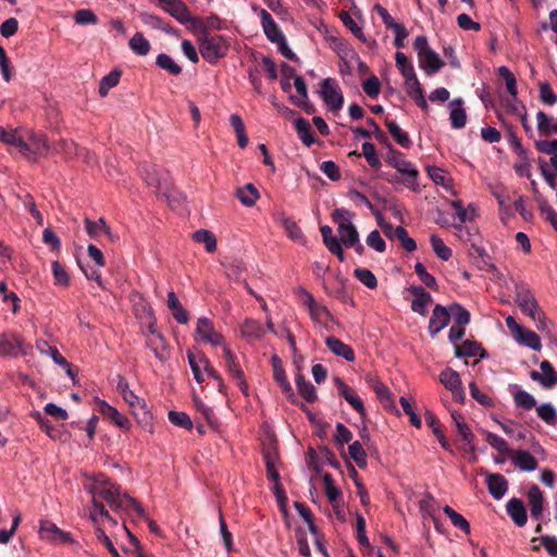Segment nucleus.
Masks as SVG:
<instances>
[{
  "instance_id": "79ce46f5",
  "label": "nucleus",
  "mask_w": 557,
  "mask_h": 557,
  "mask_svg": "<svg viewBox=\"0 0 557 557\" xmlns=\"http://www.w3.org/2000/svg\"><path fill=\"white\" fill-rule=\"evenodd\" d=\"M370 382H373L372 388H373L374 393L376 394V397L383 404V406L385 408L395 407L394 400L392 398V393L388 389V387L384 383H382L381 381H377V380L374 381L371 379Z\"/></svg>"
},
{
  "instance_id": "f03ea898",
  "label": "nucleus",
  "mask_w": 557,
  "mask_h": 557,
  "mask_svg": "<svg viewBox=\"0 0 557 557\" xmlns=\"http://www.w3.org/2000/svg\"><path fill=\"white\" fill-rule=\"evenodd\" d=\"M198 46L201 57L210 64H214L227 54L231 40L230 37L202 30V34L198 35Z\"/></svg>"
},
{
  "instance_id": "6e6552de",
  "label": "nucleus",
  "mask_w": 557,
  "mask_h": 557,
  "mask_svg": "<svg viewBox=\"0 0 557 557\" xmlns=\"http://www.w3.org/2000/svg\"><path fill=\"white\" fill-rule=\"evenodd\" d=\"M223 359L227 372L230 375L237 381V385L240 391L248 395V384L245 380L244 371L242 370L239 363L237 362L236 356L231 351L227 346H223Z\"/></svg>"
},
{
  "instance_id": "2f4dec72",
  "label": "nucleus",
  "mask_w": 557,
  "mask_h": 557,
  "mask_svg": "<svg viewBox=\"0 0 557 557\" xmlns=\"http://www.w3.org/2000/svg\"><path fill=\"white\" fill-rule=\"evenodd\" d=\"M294 124L297 135L305 146L310 147L315 143L311 125L306 119L298 117Z\"/></svg>"
},
{
  "instance_id": "0e129e2a",
  "label": "nucleus",
  "mask_w": 557,
  "mask_h": 557,
  "mask_svg": "<svg viewBox=\"0 0 557 557\" xmlns=\"http://www.w3.org/2000/svg\"><path fill=\"white\" fill-rule=\"evenodd\" d=\"M169 420L176 426L190 430L193 428V422L189 416L183 411H170Z\"/></svg>"
},
{
  "instance_id": "ea45409f",
  "label": "nucleus",
  "mask_w": 557,
  "mask_h": 557,
  "mask_svg": "<svg viewBox=\"0 0 557 557\" xmlns=\"http://www.w3.org/2000/svg\"><path fill=\"white\" fill-rule=\"evenodd\" d=\"M37 349L42 355H49L59 366H69L67 360L60 354L57 347L51 346L47 341L40 339L36 343Z\"/></svg>"
},
{
  "instance_id": "4be33fe9",
  "label": "nucleus",
  "mask_w": 557,
  "mask_h": 557,
  "mask_svg": "<svg viewBox=\"0 0 557 557\" xmlns=\"http://www.w3.org/2000/svg\"><path fill=\"white\" fill-rule=\"evenodd\" d=\"M455 356L486 358L487 354L480 343L467 339L461 345H455Z\"/></svg>"
},
{
  "instance_id": "2eb2a0df",
  "label": "nucleus",
  "mask_w": 557,
  "mask_h": 557,
  "mask_svg": "<svg viewBox=\"0 0 557 557\" xmlns=\"http://www.w3.org/2000/svg\"><path fill=\"white\" fill-rule=\"evenodd\" d=\"M271 363H272V368H273L274 380L280 385L282 392L289 399H292L293 403H295V400L293 399V397H294L293 388H292L289 381L287 380L281 358L276 355L272 356Z\"/></svg>"
},
{
  "instance_id": "c03bdc74",
  "label": "nucleus",
  "mask_w": 557,
  "mask_h": 557,
  "mask_svg": "<svg viewBox=\"0 0 557 557\" xmlns=\"http://www.w3.org/2000/svg\"><path fill=\"white\" fill-rule=\"evenodd\" d=\"M536 121H537V131H539L540 135L547 137V136H550L552 134H554L556 124L553 123V117H550L544 111H539L536 113Z\"/></svg>"
},
{
  "instance_id": "72a5a7b5",
  "label": "nucleus",
  "mask_w": 557,
  "mask_h": 557,
  "mask_svg": "<svg viewBox=\"0 0 557 557\" xmlns=\"http://www.w3.org/2000/svg\"><path fill=\"white\" fill-rule=\"evenodd\" d=\"M396 66L405 78V84L418 78L412 63L405 53L397 51L395 54Z\"/></svg>"
},
{
  "instance_id": "603ef678",
  "label": "nucleus",
  "mask_w": 557,
  "mask_h": 557,
  "mask_svg": "<svg viewBox=\"0 0 557 557\" xmlns=\"http://www.w3.org/2000/svg\"><path fill=\"white\" fill-rule=\"evenodd\" d=\"M34 156H45L49 152L48 139L42 134H32L29 137Z\"/></svg>"
},
{
  "instance_id": "5701e85b",
  "label": "nucleus",
  "mask_w": 557,
  "mask_h": 557,
  "mask_svg": "<svg viewBox=\"0 0 557 557\" xmlns=\"http://www.w3.org/2000/svg\"><path fill=\"white\" fill-rule=\"evenodd\" d=\"M462 106L463 100L461 98H456L449 103V120L453 128L460 129L463 128L466 125L467 113Z\"/></svg>"
},
{
  "instance_id": "e433bc0d",
  "label": "nucleus",
  "mask_w": 557,
  "mask_h": 557,
  "mask_svg": "<svg viewBox=\"0 0 557 557\" xmlns=\"http://www.w3.org/2000/svg\"><path fill=\"white\" fill-rule=\"evenodd\" d=\"M236 195L239 201L247 207L253 206L257 199L260 197L258 189L251 183H248L242 188H238Z\"/></svg>"
},
{
  "instance_id": "5fc2aeb1",
  "label": "nucleus",
  "mask_w": 557,
  "mask_h": 557,
  "mask_svg": "<svg viewBox=\"0 0 557 557\" xmlns=\"http://www.w3.org/2000/svg\"><path fill=\"white\" fill-rule=\"evenodd\" d=\"M267 468V476L270 481L274 482L273 492L280 503L286 500V495L284 490L280 483V474L276 471V466L265 467Z\"/></svg>"
},
{
  "instance_id": "774afa93",
  "label": "nucleus",
  "mask_w": 557,
  "mask_h": 557,
  "mask_svg": "<svg viewBox=\"0 0 557 557\" xmlns=\"http://www.w3.org/2000/svg\"><path fill=\"white\" fill-rule=\"evenodd\" d=\"M534 146L539 152L549 154L552 158L557 159V139L553 140H536Z\"/></svg>"
},
{
  "instance_id": "e2e57ef3",
  "label": "nucleus",
  "mask_w": 557,
  "mask_h": 557,
  "mask_svg": "<svg viewBox=\"0 0 557 557\" xmlns=\"http://www.w3.org/2000/svg\"><path fill=\"white\" fill-rule=\"evenodd\" d=\"M414 271L419 276L420 281L426 287L431 289H437V283L435 277L426 271L425 267L421 262L416 263Z\"/></svg>"
},
{
  "instance_id": "9b49d317",
  "label": "nucleus",
  "mask_w": 557,
  "mask_h": 557,
  "mask_svg": "<svg viewBox=\"0 0 557 557\" xmlns=\"http://www.w3.org/2000/svg\"><path fill=\"white\" fill-rule=\"evenodd\" d=\"M450 321L449 306L435 305L429 322V332L432 337H435L442 330H444Z\"/></svg>"
},
{
  "instance_id": "7ed1b4c3",
  "label": "nucleus",
  "mask_w": 557,
  "mask_h": 557,
  "mask_svg": "<svg viewBox=\"0 0 557 557\" xmlns=\"http://www.w3.org/2000/svg\"><path fill=\"white\" fill-rule=\"evenodd\" d=\"M117 389L121 393L123 399L129 405L132 413L137 420L138 424L148 432H153V418L152 413L148 409L145 399L139 398L129 389L127 382L121 379L117 384Z\"/></svg>"
},
{
  "instance_id": "680f3d73",
  "label": "nucleus",
  "mask_w": 557,
  "mask_h": 557,
  "mask_svg": "<svg viewBox=\"0 0 557 557\" xmlns=\"http://www.w3.org/2000/svg\"><path fill=\"white\" fill-rule=\"evenodd\" d=\"M362 154L371 168L379 169L381 166V161L372 143L366 141L362 144Z\"/></svg>"
},
{
  "instance_id": "20e7f679",
  "label": "nucleus",
  "mask_w": 557,
  "mask_h": 557,
  "mask_svg": "<svg viewBox=\"0 0 557 557\" xmlns=\"http://www.w3.org/2000/svg\"><path fill=\"white\" fill-rule=\"evenodd\" d=\"M385 161L404 176L400 182L407 188L413 191L419 190V171L413 166V164L409 160L404 158V154L400 151L394 149L393 147H389ZM391 181L399 182L396 178H392Z\"/></svg>"
},
{
  "instance_id": "8fccbe9b",
  "label": "nucleus",
  "mask_w": 557,
  "mask_h": 557,
  "mask_svg": "<svg viewBox=\"0 0 557 557\" xmlns=\"http://www.w3.org/2000/svg\"><path fill=\"white\" fill-rule=\"evenodd\" d=\"M486 442L495 448L499 454L511 456L512 449L509 448L508 443L500 436L495 433L486 432L485 433Z\"/></svg>"
},
{
  "instance_id": "7c9ffc66",
  "label": "nucleus",
  "mask_w": 557,
  "mask_h": 557,
  "mask_svg": "<svg viewBox=\"0 0 557 557\" xmlns=\"http://www.w3.org/2000/svg\"><path fill=\"white\" fill-rule=\"evenodd\" d=\"M240 332L246 338L259 339L264 336L265 329L260 321L246 319L240 326Z\"/></svg>"
},
{
  "instance_id": "ddd939ff",
  "label": "nucleus",
  "mask_w": 557,
  "mask_h": 557,
  "mask_svg": "<svg viewBox=\"0 0 557 557\" xmlns=\"http://www.w3.org/2000/svg\"><path fill=\"white\" fill-rule=\"evenodd\" d=\"M334 382L337 386L338 394L358 412L361 417L366 416V408L363 401L357 393L348 386L342 379L335 377Z\"/></svg>"
},
{
  "instance_id": "c756f323",
  "label": "nucleus",
  "mask_w": 557,
  "mask_h": 557,
  "mask_svg": "<svg viewBox=\"0 0 557 557\" xmlns=\"http://www.w3.org/2000/svg\"><path fill=\"white\" fill-rule=\"evenodd\" d=\"M168 307L172 311L173 318L176 322L181 324H186L188 322V313L180 302L176 294L174 292H170L168 294Z\"/></svg>"
},
{
  "instance_id": "58836bf2",
  "label": "nucleus",
  "mask_w": 557,
  "mask_h": 557,
  "mask_svg": "<svg viewBox=\"0 0 557 557\" xmlns=\"http://www.w3.org/2000/svg\"><path fill=\"white\" fill-rule=\"evenodd\" d=\"M450 319L453 318L454 324L463 326L470 323V312L460 304L454 302L449 306Z\"/></svg>"
},
{
  "instance_id": "6e6d98bb",
  "label": "nucleus",
  "mask_w": 557,
  "mask_h": 557,
  "mask_svg": "<svg viewBox=\"0 0 557 557\" xmlns=\"http://www.w3.org/2000/svg\"><path fill=\"white\" fill-rule=\"evenodd\" d=\"M430 243H431V246H432L434 252L436 253V256L440 259L447 261L451 257V249L449 247H447L444 244L443 239L441 237H438L437 235H435V234L431 235Z\"/></svg>"
},
{
  "instance_id": "37998d69",
  "label": "nucleus",
  "mask_w": 557,
  "mask_h": 557,
  "mask_svg": "<svg viewBox=\"0 0 557 557\" xmlns=\"http://www.w3.org/2000/svg\"><path fill=\"white\" fill-rule=\"evenodd\" d=\"M440 381L450 392L461 386L459 373L450 368H446L441 372Z\"/></svg>"
},
{
  "instance_id": "412c9836",
  "label": "nucleus",
  "mask_w": 557,
  "mask_h": 557,
  "mask_svg": "<svg viewBox=\"0 0 557 557\" xmlns=\"http://www.w3.org/2000/svg\"><path fill=\"white\" fill-rule=\"evenodd\" d=\"M486 485L490 494L497 500L503 498L508 490V481L499 473L488 474Z\"/></svg>"
},
{
  "instance_id": "bb28decb",
  "label": "nucleus",
  "mask_w": 557,
  "mask_h": 557,
  "mask_svg": "<svg viewBox=\"0 0 557 557\" xmlns=\"http://www.w3.org/2000/svg\"><path fill=\"white\" fill-rule=\"evenodd\" d=\"M512 463L522 471H534L537 468L536 459L527 450H512Z\"/></svg>"
},
{
  "instance_id": "39448f33",
  "label": "nucleus",
  "mask_w": 557,
  "mask_h": 557,
  "mask_svg": "<svg viewBox=\"0 0 557 557\" xmlns=\"http://www.w3.org/2000/svg\"><path fill=\"white\" fill-rule=\"evenodd\" d=\"M516 304L522 313L529 315L536 322L539 330L546 327V317L540 308L532 292L524 285L518 286L516 292Z\"/></svg>"
},
{
  "instance_id": "09e8293b",
  "label": "nucleus",
  "mask_w": 557,
  "mask_h": 557,
  "mask_svg": "<svg viewBox=\"0 0 557 557\" xmlns=\"http://www.w3.org/2000/svg\"><path fill=\"white\" fill-rule=\"evenodd\" d=\"M444 513L450 519L454 527L458 528L459 530L463 531L466 534L470 533V524L469 522L455 511L450 506L446 505L443 508Z\"/></svg>"
},
{
  "instance_id": "c9c22d12",
  "label": "nucleus",
  "mask_w": 557,
  "mask_h": 557,
  "mask_svg": "<svg viewBox=\"0 0 557 557\" xmlns=\"http://www.w3.org/2000/svg\"><path fill=\"white\" fill-rule=\"evenodd\" d=\"M513 338L519 343L527 347H530L533 350L541 349V339L536 333L530 330L521 329V332H518Z\"/></svg>"
},
{
  "instance_id": "13d9d810",
  "label": "nucleus",
  "mask_w": 557,
  "mask_h": 557,
  "mask_svg": "<svg viewBox=\"0 0 557 557\" xmlns=\"http://www.w3.org/2000/svg\"><path fill=\"white\" fill-rule=\"evenodd\" d=\"M339 18L341 21L343 22V24L349 28V30L359 39L361 40L362 42H364L367 39H366V36L361 29V27H359L357 25V23L354 21V18L350 16V14L347 12V11H342L339 13Z\"/></svg>"
},
{
  "instance_id": "6ab92c4d",
  "label": "nucleus",
  "mask_w": 557,
  "mask_h": 557,
  "mask_svg": "<svg viewBox=\"0 0 557 557\" xmlns=\"http://www.w3.org/2000/svg\"><path fill=\"white\" fill-rule=\"evenodd\" d=\"M164 10L169 12L176 21L182 24L190 23L193 26V20L196 16H191L188 8L182 0H172Z\"/></svg>"
},
{
  "instance_id": "aec40b11",
  "label": "nucleus",
  "mask_w": 557,
  "mask_h": 557,
  "mask_svg": "<svg viewBox=\"0 0 557 557\" xmlns=\"http://www.w3.org/2000/svg\"><path fill=\"white\" fill-rule=\"evenodd\" d=\"M99 411L104 418L109 419L121 429L128 430L132 425L127 417L120 413L114 407L110 406L106 401H100Z\"/></svg>"
},
{
  "instance_id": "3c124183",
  "label": "nucleus",
  "mask_w": 557,
  "mask_h": 557,
  "mask_svg": "<svg viewBox=\"0 0 557 557\" xmlns=\"http://www.w3.org/2000/svg\"><path fill=\"white\" fill-rule=\"evenodd\" d=\"M536 412L546 424L552 426L557 424V411L552 404L546 403L537 406Z\"/></svg>"
},
{
  "instance_id": "49530a36",
  "label": "nucleus",
  "mask_w": 557,
  "mask_h": 557,
  "mask_svg": "<svg viewBox=\"0 0 557 557\" xmlns=\"http://www.w3.org/2000/svg\"><path fill=\"white\" fill-rule=\"evenodd\" d=\"M393 237H395L394 239H397L400 243L401 247L406 251L412 252L417 249L416 240L409 236L408 231L405 227H395Z\"/></svg>"
},
{
  "instance_id": "b1692460",
  "label": "nucleus",
  "mask_w": 557,
  "mask_h": 557,
  "mask_svg": "<svg viewBox=\"0 0 557 557\" xmlns=\"http://www.w3.org/2000/svg\"><path fill=\"white\" fill-rule=\"evenodd\" d=\"M528 500L531 511V517L535 520H540L542 513H543V494L541 488L533 484L530 486L528 491Z\"/></svg>"
},
{
  "instance_id": "f3484780",
  "label": "nucleus",
  "mask_w": 557,
  "mask_h": 557,
  "mask_svg": "<svg viewBox=\"0 0 557 557\" xmlns=\"http://www.w3.org/2000/svg\"><path fill=\"white\" fill-rule=\"evenodd\" d=\"M409 292L414 296L411 302V310L421 315H425V308L432 302V296L422 286H411Z\"/></svg>"
},
{
  "instance_id": "9d476101",
  "label": "nucleus",
  "mask_w": 557,
  "mask_h": 557,
  "mask_svg": "<svg viewBox=\"0 0 557 557\" xmlns=\"http://www.w3.org/2000/svg\"><path fill=\"white\" fill-rule=\"evenodd\" d=\"M39 536L41 540L58 544L72 542V536L70 533L59 529L53 522L48 520L40 521Z\"/></svg>"
},
{
  "instance_id": "dca6fc26",
  "label": "nucleus",
  "mask_w": 557,
  "mask_h": 557,
  "mask_svg": "<svg viewBox=\"0 0 557 557\" xmlns=\"http://www.w3.org/2000/svg\"><path fill=\"white\" fill-rule=\"evenodd\" d=\"M506 511L518 527L525 525L528 521V515L524 504L520 498L513 497L509 499L506 504Z\"/></svg>"
},
{
  "instance_id": "f8f14e48",
  "label": "nucleus",
  "mask_w": 557,
  "mask_h": 557,
  "mask_svg": "<svg viewBox=\"0 0 557 557\" xmlns=\"http://www.w3.org/2000/svg\"><path fill=\"white\" fill-rule=\"evenodd\" d=\"M541 372L531 371L530 376L539 382L544 388H553L557 385V372L548 360H543L540 364Z\"/></svg>"
},
{
  "instance_id": "bf43d9fd",
  "label": "nucleus",
  "mask_w": 557,
  "mask_h": 557,
  "mask_svg": "<svg viewBox=\"0 0 557 557\" xmlns=\"http://www.w3.org/2000/svg\"><path fill=\"white\" fill-rule=\"evenodd\" d=\"M498 75L505 81L507 91L512 97H516L518 94L517 81H516L515 75L511 73V71L506 66H500L498 69Z\"/></svg>"
},
{
  "instance_id": "1a4fd4ad",
  "label": "nucleus",
  "mask_w": 557,
  "mask_h": 557,
  "mask_svg": "<svg viewBox=\"0 0 557 557\" xmlns=\"http://www.w3.org/2000/svg\"><path fill=\"white\" fill-rule=\"evenodd\" d=\"M196 334L202 342L212 346H224V337L215 331L214 325L208 318H199L197 320Z\"/></svg>"
},
{
  "instance_id": "de8ad7c7",
  "label": "nucleus",
  "mask_w": 557,
  "mask_h": 557,
  "mask_svg": "<svg viewBox=\"0 0 557 557\" xmlns=\"http://www.w3.org/2000/svg\"><path fill=\"white\" fill-rule=\"evenodd\" d=\"M193 238L197 243H202L206 246L208 252H214L216 250V239L212 232L207 230H198L193 234Z\"/></svg>"
},
{
  "instance_id": "4c0bfd02",
  "label": "nucleus",
  "mask_w": 557,
  "mask_h": 557,
  "mask_svg": "<svg viewBox=\"0 0 557 557\" xmlns=\"http://www.w3.org/2000/svg\"><path fill=\"white\" fill-rule=\"evenodd\" d=\"M131 50L137 55H147L151 49L149 40L143 33H136L128 42Z\"/></svg>"
},
{
  "instance_id": "69168bd1",
  "label": "nucleus",
  "mask_w": 557,
  "mask_h": 557,
  "mask_svg": "<svg viewBox=\"0 0 557 557\" xmlns=\"http://www.w3.org/2000/svg\"><path fill=\"white\" fill-rule=\"evenodd\" d=\"M513 398H515L516 405L525 410H530V409L536 407L535 398L525 391H522V389L518 391L515 394Z\"/></svg>"
},
{
  "instance_id": "a18cd8bd",
  "label": "nucleus",
  "mask_w": 557,
  "mask_h": 557,
  "mask_svg": "<svg viewBox=\"0 0 557 557\" xmlns=\"http://www.w3.org/2000/svg\"><path fill=\"white\" fill-rule=\"evenodd\" d=\"M156 64L171 75L177 76L182 73V67L166 53L158 54Z\"/></svg>"
},
{
  "instance_id": "473e14b6",
  "label": "nucleus",
  "mask_w": 557,
  "mask_h": 557,
  "mask_svg": "<svg viewBox=\"0 0 557 557\" xmlns=\"http://www.w3.org/2000/svg\"><path fill=\"white\" fill-rule=\"evenodd\" d=\"M385 125L398 145L406 149H409L412 146V141L409 138L408 133L403 131L395 121L386 119Z\"/></svg>"
},
{
  "instance_id": "f257e3e1",
  "label": "nucleus",
  "mask_w": 557,
  "mask_h": 557,
  "mask_svg": "<svg viewBox=\"0 0 557 557\" xmlns=\"http://www.w3.org/2000/svg\"><path fill=\"white\" fill-rule=\"evenodd\" d=\"M90 493L92 506L89 516L95 523H99V519L104 518L116 524L102 502H106L113 511H125L129 516L146 518L141 505L129 495L122 494L121 487L108 479L97 480L91 485Z\"/></svg>"
},
{
  "instance_id": "4d7b16f0",
  "label": "nucleus",
  "mask_w": 557,
  "mask_h": 557,
  "mask_svg": "<svg viewBox=\"0 0 557 557\" xmlns=\"http://www.w3.org/2000/svg\"><path fill=\"white\" fill-rule=\"evenodd\" d=\"M33 418L37 421L40 429L52 440L59 438L60 431L40 412L36 411L32 414Z\"/></svg>"
},
{
  "instance_id": "338daca9",
  "label": "nucleus",
  "mask_w": 557,
  "mask_h": 557,
  "mask_svg": "<svg viewBox=\"0 0 557 557\" xmlns=\"http://www.w3.org/2000/svg\"><path fill=\"white\" fill-rule=\"evenodd\" d=\"M352 440L351 431L343 423L336 424V433L334 435L335 444L343 448L344 444H348Z\"/></svg>"
},
{
  "instance_id": "0eeeda50",
  "label": "nucleus",
  "mask_w": 557,
  "mask_h": 557,
  "mask_svg": "<svg viewBox=\"0 0 557 557\" xmlns=\"http://www.w3.org/2000/svg\"><path fill=\"white\" fill-rule=\"evenodd\" d=\"M321 96L331 111L337 112L343 108L344 96L333 78H325L321 83Z\"/></svg>"
},
{
  "instance_id": "a211bd4d",
  "label": "nucleus",
  "mask_w": 557,
  "mask_h": 557,
  "mask_svg": "<svg viewBox=\"0 0 557 557\" xmlns=\"http://www.w3.org/2000/svg\"><path fill=\"white\" fill-rule=\"evenodd\" d=\"M418 60L419 66L429 76L437 73L444 66V62L441 60L440 55L432 49L421 54Z\"/></svg>"
},
{
  "instance_id": "4468645a",
  "label": "nucleus",
  "mask_w": 557,
  "mask_h": 557,
  "mask_svg": "<svg viewBox=\"0 0 557 557\" xmlns=\"http://www.w3.org/2000/svg\"><path fill=\"white\" fill-rule=\"evenodd\" d=\"M253 10L258 11L257 8H253ZM259 15H260L261 25H262V28H263V32H264L267 38L271 42L282 41V39L285 36L282 33L281 28L277 26V24L274 22V20L271 16V14L267 10L260 9L259 10Z\"/></svg>"
},
{
  "instance_id": "423d86ee",
  "label": "nucleus",
  "mask_w": 557,
  "mask_h": 557,
  "mask_svg": "<svg viewBox=\"0 0 557 557\" xmlns=\"http://www.w3.org/2000/svg\"><path fill=\"white\" fill-rule=\"evenodd\" d=\"M32 346L15 332L0 333V357L17 358L29 354Z\"/></svg>"
},
{
  "instance_id": "052dcab7",
  "label": "nucleus",
  "mask_w": 557,
  "mask_h": 557,
  "mask_svg": "<svg viewBox=\"0 0 557 557\" xmlns=\"http://www.w3.org/2000/svg\"><path fill=\"white\" fill-rule=\"evenodd\" d=\"M354 274L368 288L373 289L377 286V280L370 270L364 268H358L354 271Z\"/></svg>"
},
{
  "instance_id": "a19ab883",
  "label": "nucleus",
  "mask_w": 557,
  "mask_h": 557,
  "mask_svg": "<svg viewBox=\"0 0 557 557\" xmlns=\"http://www.w3.org/2000/svg\"><path fill=\"white\" fill-rule=\"evenodd\" d=\"M191 27L194 28L198 36L199 34H202V30L209 32V28L220 29L221 20L216 15H211L207 20H202L201 17H195V20H193Z\"/></svg>"
},
{
  "instance_id": "393cba45",
  "label": "nucleus",
  "mask_w": 557,
  "mask_h": 557,
  "mask_svg": "<svg viewBox=\"0 0 557 557\" xmlns=\"http://www.w3.org/2000/svg\"><path fill=\"white\" fill-rule=\"evenodd\" d=\"M326 347L336 356L343 357L347 361L355 360V351L349 346L343 343L341 339L334 336H329L325 339Z\"/></svg>"
},
{
  "instance_id": "f704fd0d",
  "label": "nucleus",
  "mask_w": 557,
  "mask_h": 557,
  "mask_svg": "<svg viewBox=\"0 0 557 557\" xmlns=\"http://www.w3.org/2000/svg\"><path fill=\"white\" fill-rule=\"evenodd\" d=\"M147 347L150 348L154 356L164 361L169 358L170 354L165 344V339L162 334H157L153 337H148Z\"/></svg>"
},
{
  "instance_id": "864d4df0",
  "label": "nucleus",
  "mask_w": 557,
  "mask_h": 557,
  "mask_svg": "<svg viewBox=\"0 0 557 557\" xmlns=\"http://www.w3.org/2000/svg\"><path fill=\"white\" fill-rule=\"evenodd\" d=\"M348 453L359 468L363 469L367 467V453L360 442L355 441L351 443L348 447Z\"/></svg>"
},
{
  "instance_id": "a878e982",
  "label": "nucleus",
  "mask_w": 557,
  "mask_h": 557,
  "mask_svg": "<svg viewBox=\"0 0 557 557\" xmlns=\"http://www.w3.org/2000/svg\"><path fill=\"white\" fill-rule=\"evenodd\" d=\"M85 228L87 234L92 239H99L101 235H107L112 240L111 228L107 225L104 219L92 221L89 218L85 219Z\"/></svg>"
},
{
  "instance_id": "c85d7f7f",
  "label": "nucleus",
  "mask_w": 557,
  "mask_h": 557,
  "mask_svg": "<svg viewBox=\"0 0 557 557\" xmlns=\"http://www.w3.org/2000/svg\"><path fill=\"white\" fill-rule=\"evenodd\" d=\"M337 233L339 240L347 248L356 244L359 238V233L351 222H341L339 227H337Z\"/></svg>"
},
{
  "instance_id": "cd10ccee",
  "label": "nucleus",
  "mask_w": 557,
  "mask_h": 557,
  "mask_svg": "<svg viewBox=\"0 0 557 557\" xmlns=\"http://www.w3.org/2000/svg\"><path fill=\"white\" fill-rule=\"evenodd\" d=\"M408 96L414 100L416 104L423 111L428 112L429 104L424 98V91L418 78L405 84Z\"/></svg>"
}]
</instances>
